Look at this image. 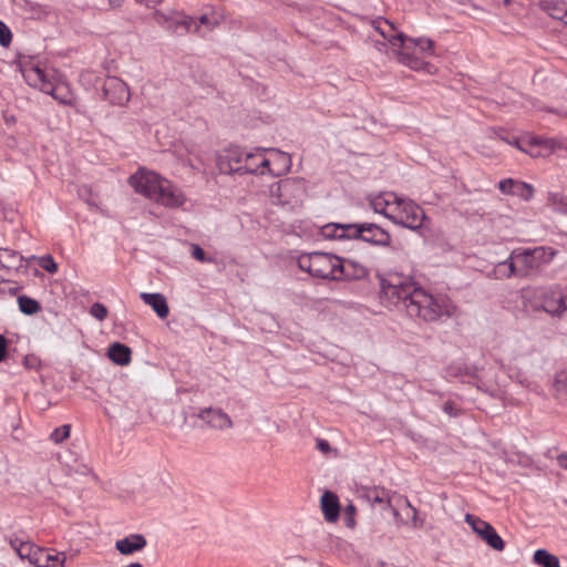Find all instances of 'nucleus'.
I'll return each mask as SVG.
<instances>
[{"label": "nucleus", "mask_w": 567, "mask_h": 567, "mask_svg": "<svg viewBox=\"0 0 567 567\" xmlns=\"http://www.w3.org/2000/svg\"><path fill=\"white\" fill-rule=\"evenodd\" d=\"M379 278L381 299L388 307L405 310L411 318L425 322L453 315L447 299L430 293L408 275L390 271Z\"/></svg>", "instance_id": "obj_1"}, {"label": "nucleus", "mask_w": 567, "mask_h": 567, "mask_svg": "<svg viewBox=\"0 0 567 567\" xmlns=\"http://www.w3.org/2000/svg\"><path fill=\"white\" fill-rule=\"evenodd\" d=\"M370 207L394 225L412 230L420 229L425 219V213L420 205L393 192H383L371 197Z\"/></svg>", "instance_id": "obj_2"}, {"label": "nucleus", "mask_w": 567, "mask_h": 567, "mask_svg": "<svg viewBox=\"0 0 567 567\" xmlns=\"http://www.w3.org/2000/svg\"><path fill=\"white\" fill-rule=\"evenodd\" d=\"M320 235L329 240L360 239L382 247L391 244V235L379 225L372 223H328L320 228Z\"/></svg>", "instance_id": "obj_3"}, {"label": "nucleus", "mask_w": 567, "mask_h": 567, "mask_svg": "<svg viewBox=\"0 0 567 567\" xmlns=\"http://www.w3.org/2000/svg\"><path fill=\"white\" fill-rule=\"evenodd\" d=\"M21 72L25 82L43 93L51 95L59 103L64 105L74 104V95L65 82L54 71H47L39 63L23 61Z\"/></svg>", "instance_id": "obj_4"}, {"label": "nucleus", "mask_w": 567, "mask_h": 567, "mask_svg": "<svg viewBox=\"0 0 567 567\" xmlns=\"http://www.w3.org/2000/svg\"><path fill=\"white\" fill-rule=\"evenodd\" d=\"M372 28L385 39L396 54L398 61L412 70H423L429 65L417 50L410 43L409 37L396 32L394 25L383 18L372 21Z\"/></svg>", "instance_id": "obj_5"}, {"label": "nucleus", "mask_w": 567, "mask_h": 567, "mask_svg": "<svg viewBox=\"0 0 567 567\" xmlns=\"http://www.w3.org/2000/svg\"><path fill=\"white\" fill-rule=\"evenodd\" d=\"M524 306L530 311H544L560 317L567 310V285L537 287L524 295Z\"/></svg>", "instance_id": "obj_6"}, {"label": "nucleus", "mask_w": 567, "mask_h": 567, "mask_svg": "<svg viewBox=\"0 0 567 567\" xmlns=\"http://www.w3.org/2000/svg\"><path fill=\"white\" fill-rule=\"evenodd\" d=\"M556 251L551 247L516 248L513 258L516 259L519 278L537 276L544 267L549 265Z\"/></svg>", "instance_id": "obj_7"}, {"label": "nucleus", "mask_w": 567, "mask_h": 567, "mask_svg": "<svg viewBox=\"0 0 567 567\" xmlns=\"http://www.w3.org/2000/svg\"><path fill=\"white\" fill-rule=\"evenodd\" d=\"M339 256L313 251L300 255L297 259L298 267L310 276L321 279L336 280Z\"/></svg>", "instance_id": "obj_8"}, {"label": "nucleus", "mask_w": 567, "mask_h": 567, "mask_svg": "<svg viewBox=\"0 0 567 567\" xmlns=\"http://www.w3.org/2000/svg\"><path fill=\"white\" fill-rule=\"evenodd\" d=\"M163 179L164 177L154 171L138 168L130 176L128 184L137 194H141L152 200Z\"/></svg>", "instance_id": "obj_9"}, {"label": "nucleus", "mask_w": 567, "mask_h": 567, "mask_svg": "<svg viewBox=\"0 0 567 567\" xmlns=\"http://www.w3.org/2000/svg\"><path fill=\"white\" fill-rule=\"evenodd\" d=\"M501 140L509 145H514L519 151L527 153L533 157L548 156L560 147V143L555 138L533 137L524 145L520 144L518 138L509 140L505 136H501Z\"/></svg>", "instance_id": "obj_10"}, {"label": "nucleus", "mask_w": 567, "mask_h": 567, "mask_svg": "<svg viewBox=\"0 0 567 567\" xmlns=\"http://www.w3.org/2000/svg\"><path fill=\"white\" fill-rule=\"evenodd\" d=\"M186 199L184 192L164 177L152 200L167 208H178L186 203Z\"/></svg>", "instance_id": "obj_11"}, {"label": "nucleus", "mask_w": 567, "mask_h": 567, "mask_svg": "<svg viewBox=\"0 0 567 567\" xmlns=\"http://www.w3.org/2000/svg\"><path fill=\"white\" fill-rule=\"evenodd\" d=\"M260 161L266 168V173L272 176L285 175L292 166L291 156L277 148H265V157Z\"/></svg>", "instance_id": "obj_12"}, {"label": "nucleus", "mask_w": 567, "mask_h": 567, "mask_svg": "<svg viewBox=\"0 0 567 567\" xmlns=\"http://www.w3.org/2000/svg\"><path fill=\"white\" fill-rule=\"evenodd\" d=\"M265 157V148H255L248 152L244 157V164L238 166L229 165V168L225 167V162L220 163V172L224 174L231 173H250V174H266V168L261 164L260 158Z\"/></svg>", "instance_id": "obj_13"}, {"label": "nucleus", "mask_w": 567, "mask_h": 567, "mask_svg": "<svg viewBox=\"0 0 567 567\" xmlns=\"http://www.w3.org/2000/svg\"><path fill=\"white\" fill-rule=\"evenodd\" d=\"M104 97L114 105H124L130 101L127 84L116 76H110L103 84Z\"/></svg>", "instance_id": "obj_14"}, {"label": "nucleus", "mask_w": 567, "mask_h": 567, "mask_svg": "<svg viewBox=\"0 0 567 567\" xmlns=\"http://www.w3.org/2000/svg\"><path fill=\"white\" fill-rule=\"evenodd\" d=\"M368 275L369 270L361 262L339 257L336 280H360Z\"/></svg>", "instance_id": "obj_15"}, {"label": "nucleus", "mask_w": 567, "mask_h": 567, "mask_svg": "<svg viewBox=\"0 0 567 567\" xmlns=\"http://www.w3.org/2000/svg\"><path fill=\"white\" fill-rule=\"evenodd\" d=\"M198 419L213 430L224 431L233 427L230 416L221 409L205 408L199 411Z\"/></svg>", "instance_id": "obj_16"}, {"label": "nucleus", "mask_w": 567, "mask_h": 567, "mask_svg": "<svg viewBox=\"0 0 567 567\" xmlns=\"http://www.w3.org/2000/svg\"><path fill=\"white\" fill-rule=\"evenodd\" d=\"M297 188L298 184L291 179H284L274 183L269 189L272 203L276 205L290 204Z\"/></svg>", "instance_id": "obj_17"}, {"label": "nucleus", "mask_w": 567, "mask_h": 567, "mask_svg": "<svg viewBox=\"0 0 567 567\" xmlns=\"http://www.w3.org/2000/svg\"><path fill=\"white\" fill-rule=\"evenodd\" d=\"M175 154L177 159L192 169H199V165L203 163L200 153L197 151L195 145H178L175 147Z\"/></svg>", "instance_id": "obj_18"}, {"label": "nucleus", "mask_w": 567, "mask_h": 567, "mask_svg": "<svg viewBox=\"0 0 567 567\" xmlns=\"http://www.w3.org/2000/svg\"><path fill=\"white\" fill-rule=\"evenodd\" d=\"M10 545L21 559H27L30 565L35 566V558L38 559L39 557L40 547L35 546L30 540H23L18 537L11 538Z\"/></svg>", "instance_id": "obj_19"}, {"label": "nucleus", "mask_w": 567, "mask_h": 567, "mask_svg": "<svg viewBox=\"0 0 567 567\" xmlns=\"http://www.w3.org/2000/svg\"><path fill=\"white\" fill-rule=\"evenodd\" d=\"M147 545L146 538L142 534H131L124 538L117 539L115 548L122 555H132L144 549Z\"/></svg>", "instance_id": "obj_20"}, {"label": "nucleus", "mask_w": 567, "mask_h": 567, "mask_svg": "<svg viewBox=\"0 0 567 567\" xmlns=\"http://www.w3.org/2000/svg\"><path fill=\"white\" fill-rule=\"evenodd\" d=\"M195 20L199 25V33L202 32V27H204L207 31H213L224 22L225 14L220 8L208 6L206 7L205 12Z\"/></svg>", "instance_id": "obj_21"}, {"label": "nucleus", "mask_w": 567, "mask_h": 567, "mask_svg": "<svg viewBox=\"0 0 567 567\" xmlns=\"http://www.w3.org/2000/svg\"><path fill=\"white\" fill-rule=\"evenodd\" d=\"M320 505L327 522L333 523L339 518L340 503L334 493L326 491L321 495Z\"/></svg>", "instance_id": "obj_22"}, {"label": "nucleus", "mask_w": 567, "mask_h": 567, "mask_svg": "<svg viewBox=\"0 0 567 567\" xmlns=\"http://www.w3.org/2000/svg\"><path fill=\"white\" fill-rule=\"evenodd\" d=\"M35 558V567H64L66 561L65 553L56 551L54 549H40Z\"/></svg>", "instance_id": "obj_23"}, {"label": "nucleus", "mask_w": 567, "mask_h": 567, "mask_svg": "<svg viewBox=\"0 0 567 567\" xmlns=\"http://www.w3.org/2000/svg\"><path fill=\"white\" fill-rule=\"evenodd\" d=\"M141 299L147 306H150L159 318L164 319L168 316L169 307H168L166 298L162 293L142 292Z\"/></svg>", "instance_id": "obj_24"}, {"label": "nucleus", "mask_w": 567, "mask_h": 567, "mask_svg": "<svg viewBox=\"0 0 567 567\" xmlns=\"http://www.w3.org/2000/svg\"><path fill=\"white\" fill-rule=\"evenodd\" d=\"M183 32H193L199 34V25L195 18L186 14H176L173 16V20L168 25V31L177 33L179 31Z\"/></svg>", "instance_id": "obj_25"}, {"label": "nucleus", "mask_w": 567, "mask_h": 567, "mask_svg": "<svg viewBox=\"0 0 567 567\" xmlns=\"http://www.w3.org/2000/svg\"><path fill=\"white\" fill-rule=\"evenodd\" d=\"M494 276L496 279H506L511 277H518V268L516 264V259L513 258V251L504 261L498 262L494 267Z\"/></svg>", "instance_id": "obj_26"}, {"label": "nucleus", "mask_w": 567, "mask_h": 567, "mask_svg": "<svg viewBox=\"0 0 567 567\" xmlns=\"http://www.w3.org/2000/svg\"><path fill=\"white\" fill-rule=\"evenodd\" d=\"M131 349L122 343L114 342L109 348V358L118 365H127L131 362Z\"/></svg>", "instance_id": "obj_27"}, {"label": "nucleus", "mask_w": 567, "mask_h": 567, "mask_svg": "<svg viewBox=\"0 0 567 567\" xmlns=\"http://www.w3.org/2000/svg\"><path fill=\"white\" fill-rule=\"evenodd\" d=\"M23 257L14 250L0 248V266L8 270H18L22 267Z\"/></svg>", "instance_id": "obj_28"}, {"label": "nucleus", "mask_w": 567, "mask_h": 567, "mask_svg": "<svg viewBox=\"0 0 567 567\" xmlns=\"http://www.w3.org/2000/svg\"><path fill=\"white\" fill-rule=\"evenodd\" d=\"M478 537L496 551H502L505 548L504 540L491 524L484 528Z\"/></svg>", "instance_id": "obj_29"}, {"label": "nucleus", "mask_w": 567, "mask_h": 567, "mask_svg": "<svg viewBox=\"0 0 567 567\" xmlns=\"http://www.w3.org/2000/svg\"><path fill=\"white\" fill-rule=\"evenodd\" d=\"M544 10L554 19L565 22L567 19V3L559 1H545Z\"/></svg>", "instance_id": "obj_30"}, {"label": "nucleus", "mask_w": 567, "mask_h": 567, "mask_svg": "<svg viewBox=\"0 0 567 567\" xmlns=\"http://www.w3.org/2000/svg\"><path fill=\"white\" fill-rule=\"evenodd\" d=\"M533 558L534 563L540 567H560L558 557L546 549H537Z\"/></svg>", "instance_id": "obj_31"}, {"label": "nucleus", "mask_w": 567, "mask_h": 567, "mask_svg": "<svg viewBox=\"0 0 567 567\" xmlns=\"http://www.w3.org/2000/svg\"><path fill=\"white\" fill-rule=\"evenodd\" d=\"M65 472L70 476H91L95 478L92 468L84 464L83 462H79L74 460L73 464L69 462H64Z\"/></svg>", "instance_id": "obj_32"}, {"label": "nucleus", "mask_w": 567, "mask_h": 567, "mask_svg": "<svg viewBox=\"0 0 567 567\" xmlns=\"http://www.w3.org/2000/svg\"><path fill=\"white\" fill-rule=\"evenodd\" d=\"M247 151L234 148L229 150L225 156L219 158L218 166L220 167L221 161L225 162V167L229 168V165L238 166L244 164V157L247 155Z\"/></svg>", "instance_id": "obj_33"}, {"label": "nucleus", "mask_w": 567, "mask_h": 567, "mask_svg": "<svg viewBox=\"0 0 567 567\" xmlns=\"http://www.w3.org/2000/svg\"><path fill=\"white\" fill-rule=\"evenodd\" d=\"M18 306L19 310L28 316L35 315L41 310L40 303L35 299L30 298L25 295L18 297Z\"/></svg>", "instance_id": "obj_34"}, {"label": "nucleus", "mask_w": 567, "mask_h": 567, "mask_svg": "<svg viewBox=\"0 0 567 567\" xmlns=\"http://www.w3.org/2000/svg\"><path fill=\"white\" fill-rule=\"evenodd\" d=\"M410 43L417 50L419 54L433 55L434 54V42L426 38H411Z\"/></svg>", "instance_id": "obj_35"}, {"label": "nucleus", "mask_w": 567, "mask_h": 567, "mask_svg": "<svg viewBox=\"0 0 567 567\" xmlns=\"http://www.w3.org/2000/svg\"><path fill=\"white\" fill-rule=\"evenodd\" d=\"M513 195L524 200H529L534 196V187L528 183L514 179Z\"/></svg>", "instance_id": "obj_36"}, {"label": "nucleus", "mask_w": 567, "mask_h": 567, "mask_svg": "<svg viewBox=\"0 0 567 567\" xmlns=\"http://www.w3.org/2000/svg\"><path fill=\"white\" fill-rule=\"evenodd\" d=\"M368 497L372 502V504H380L383 505L384 507L391 508V499L389 496V492H386L383 488H373L369 491Z\"/></svg>", "instance_id": "obj_37"}, {"label": "nucleus", "mask_w": 567, "mask_h": 567, "mask_svg": "<svg viewBox=\"0 0 567 567\" xmlns=\"http://www.w3.org/2000/svg\"><path fill=\"white\" fill-rule=\"evenodd\" d=\"M548 202L559 213L567 215V196L560 193H549Z\"/></svg>", "instance_id": "obj_38"}, {"label": "nucleus", "mask_w": 567, "mask_h": 567, "mask_svg": "<svg viewBox=\"0 0 567 567\" xmlns=\"http://www.w3.org/2000/svg\"><path fill=\"white\" fill-rule=\"evenodd\" d=\"M464 519L477 536H480L484 528L489 524L488 522L468 513L465 515Z\"/></svg>", "instance_id": "obj_39"}, {"label": "nucleus", "mask_w": 567, "mask_h": 567, "mask_svg": "<svg viewBox=\"0 0 567 567\" xmlns=\"http://www.w3.org/2000/svg\"><path fill=\"white\" fill-rule=\"evenodd\" d=\"M70 432H71V425L69 424H64L60 427H56L51 434H50V440L55 443V444H60L62 443L63 441H65L66 439H69L70 436Z\"/></svg>", "instance_id": "obj_40"}, {"label": "nucleus", "mask_w": 567, "mask_h": 567, "mask_svg": "<svg viewBox=\"0 0 567 567\" xmlns=\"http://www.w3.org/2000/svg\"><path fill=\"white\" fill-rule=\"evenodd\" d=\"M12 41V32L9 27L0 20V45L8 48Z\"/></svg>", "instance_id": "obj_41"}, {"label": "nucleus", "mask_w": 567, "mask_h": 567, "mask_svg": "<svg viewBox=\"0 0 567 567\" xmlns=\"http://www.w3.org/2000/svg\"><path fill=\"white\" fill-rule=\"evenodd\" d=\"M190 254H192L193 258H195L196 260H198L200 262H214L215 261L214 258L206 257L204 249L197 244L190 245Z\"/></svg>", "instance_id": "obj_42"}, {"label": "nucleus", "mask_w": 567, "mask_h": 567, "mask_svg": "<svg viewBox=\"0 0 567 567\" xmlns=\"http://www.w3.org/2000/svg\"><path fill=\"white\" fill-rule=\"evenodd\" d=\"M90 313L99 321H103L107 316V308L100 302H95L91 306Z\"/></svg>", "instance_id": "obj_43"}, {"label": "nucleus", "mask_w": 567, "mask_h": 567, "mask_svg": "<svg viewBox=\"0 0 567 567\" xmlns=\"http://www.w3.org/2000/svg\"><path fill=\"white\" fill-rule=\"evenodd\" d=\"M39 265L50 274H54L58 270V265L50 255L41 257L39 259Z\"/></svg>", "instance_id": "obj_44"}, {"label": "nucleus", "mask_w": 567, "mask_h": 567, "mask_svg": "<svg viewBox=\"0 0 567 567\" xmlns=\"http://www.w3.org/2000/svg\"><path fill=\"white\" fill-rule=\"evenodd\" d=\"M443 411L445 414H447L449 416L451 417H456L461 414V409L458 408V405L452 401V400H447L444 405H443Z\"/></svg>", "instance_id": "obj_45"}, {"label": "nucleus", "mask_w": 567, "mask_h": 567, "mask_svg": "<svg viewBox=\"0 0 567 567\" xmlns=\"http://www.w3.org/2000/svg\"><path fill=\"white\" fill-rule=\"evenodd\" d=\"M154 19L158 24H161L166 30H168V25L171 24V22L173 20V16H166L165 13H163L161 11H155Z\"/></svg>", "instance_id": "obj_46"}, {"label": "nucleus", "mask_w": 567, "mask_h": 567, "mask_svg": "<svg viewBox=\"0 0 567 567\" xmlns=\"http://www.w3.org/2000/svg\"><path fill=\"white\" fill-rule=\"evenodd\" d=\"M404 503L412 511V524L415 528H420L423 526L424 520L419 518V513L414 506L411 505L408 498H404Z\"/></svg>", "instance_id": "obj_47"}, {"label": "nucleus", "mask_w": 567, "mask_h": 567, "mask_svg": "<svg viewBox=\"0 0 567 567\" xmlns=\"http://www.w3.org/2000/svg\"><path fill=\"white\" fill-rule=\"evenodd\" d=\"M498 189L503 194H511V195H513L514 179L513 178H506V179L501 181L498 183Z\"/></svg>", "instance_id": "obj_48"}, {"label": "nucleus", "mask_w": 567, "mask_h": 567, "mask_svg": "<svg viewBox=\"0 0 567 567\" xmlns=\"http://www.w3.org/2000/svg\"><path fill=\"white\" fill-rule=\"evenodd\" d=\"M316 447L324 455L329 454L332 451L330 443L327 440L320 437L316 440Z\"/></svg>", "instance_id": "obj_49"}, {"label": "nucleus", "mask_w": 567, "mask_h": 567, "mask_svg": "<svg viewBox=\"0 0 567 567\" xmlns=\"http://www.w3.org/2000/svg\"><path fill=\"white\" fill-rule=\"evenodd\" d=\"M8 354V341L7 339L0 334V362H2Z\"/></svg>", "instance_id": "obj_50"}, {"label": "nucleus", "mask_w": 567, "mask_h": 567, "mask_svg": "<svg viewBox=\"0 0 567 567\" xmlns=\"http://www.w3.org/2000/svg\"><path fill=\"white\" fill-rule=\"evenodd\" d=\"M557 462L559 464L560 467L563 468H566L567 470V453H564V454H560L558 457H557Z\"/></svg>", "instance_id": "obj_51"}, {"label": "nucleus", "mask_w": 567, "mask_h": 567, "mask_svg": "<svg viewBox=\"0 0 567 567\" xmlns=\"http://www.w3.org/2000/svg\"><path fill=\"white\" fill-rule=\"evenodd\" d=\"M374 47L378 51L382 52L385 48V44L383 42H375Z\"/></svg>", "instance_id": "obj_52"}, {"label": "nucleus", "mask_w": 567, "mask_h": 567, "mask_svg": "<svg viewBox=\"0 0 567 567\" xmlns=\"http://www.w3.org/2000/svg\"><path fill=\"white\" fill-rule=\"evenodd\" d=\"M110 6L113 8H117L121 6V0H110Z\"/></svg>", "instance_id": "obj_53"}, {"label": "nucleus", "mask_w": 567, "mask_h": 567, "mask_svg": "<svg viewBox=\"0 0 567 567\" xmlns=\"http://www.w3.org/2000/svg\"><path fill=\"white\" fill-rule=\"evenodd\" d=\"M123 567H143V565L141 563H131L126 566H123Z\"/></svg>", "instance_id": "obj_54"}, {"label": "nucleus", "mask_w": 567, "mask_h": 567, "mask_svg": "<svg viewBox=\"0 0 567 567\" xmlns=\"http://www.w3.org/2000/svg\"><path fill=\"white\" fill-rule=\"evenodd\" d=\"M564 385L567 389V378L564 380Z\"/></svg>", "instance_id": "obj_55"}, {"label": "nucleus", "mask_w": 567, "mask_h": 567, "mask_svg": "<svg viewBox=\"0 0 567 567\" xmlns=\"http://www.w3.org/2000/svg\"><path fill=\"white\" fill-rule=\"evenodd\" d=\"M393 514H394V516H398V515H399V513H398V511H396V509H393Z\"/></svg>", "instance_id": "obj_56"}, {"label": "nucleus", "mask_w": 567, "mask_h": 567, "mask_svg": "<svg viewBox=\"0 0 567 567\" xmlns=\"http://www.w3.org/2000/svg\"><path fill=\"white\" fill-rule=\"evenodd\" d=\"M353 509H354V507L351 505V506L349 507V512H352Z\"/></svg>", "instance_id": "obj_57"}, {"label": "nucleus", "mask_w": 567, "mask_h": 567, "mask_svg": "<svg viewBox=\"0 0 567 567\" xmlns=\"http://www.w3.org/2000/svg\"><path fill=\"white\" fill-rule=\"evenodd\" d=\"M353 509H354V507L351 505V506L349 507V512H352Z\"/></svg>", "instance_id": "obj_58"}, {"label": "nucleus", "mask_w": 567, "mask_h": 567, "mask_svg": "<svg viewBox=\"0 0 567 567\" xmlns=\"http://www.w3.org/2000/svg\"><path fill=\"white\" fill-rule=\"evenodd\" d=\"M505 2L507 3V2H508V0H505Z\"/></svg>", "instance_id": "obj_59"}]
</instances>
